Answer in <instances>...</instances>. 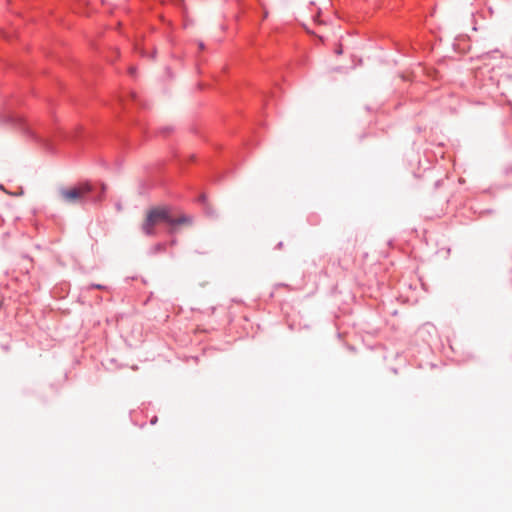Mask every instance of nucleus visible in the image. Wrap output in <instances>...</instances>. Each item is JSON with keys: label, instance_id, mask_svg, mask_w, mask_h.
<instances>
[{"label": "nucleus", "instance_id": "nucleus-1", "mask_svg": "<svg viewBox=\"0 0 512 512\" xmlns=\"http://www.w3.org/2000/svg\"><path fill=\"white\" fill-rule=\"evenodd\" d=\"M93 186L89 182H80L58 190L60 200L68 205H83L88 200Z\"/></svg>", "mask_w": 512, "mask_h": 512}, {"label": "nucleus", "instance_id": "nucleus-2", "mask_svg": "<svg viewBox=\"0 0 512 512\" xmlns=\"http://www.w3.org/2000/svg\"><path fill=\"white\" fill-rule=\"evenodd\" d=\"M170 220V207L155 206L145 212L144 220L141 224L142 232L147 236L155 235L156 226L161 223H167Z\"/></svg>", "mask_w": 512, "mask_h": 512}, {"label": "nucleus", "instance_id": "nucleus-3", "mask_svg": "<svg viewBox=\"0 0 512 512\" xmlns=\"http://www.w3.org/2000/svg\"><path fill=\"white\" fill-rule=\"evenodd\" d=\"M170 220L168 221V224L171 225L173 228L180 225L190 224L191 220L186 215H180L177 218H174L172 214L170 213Z\"/></svg>", "mask_w": 512, "mask_h": 512}, {"label": "nucleus", "instance_id": "nucleus-4", "mask_svg": "<svg viewBox=\"0 0 512 512\" xmlns=\"http://www.w3.org/2000/svg\"><path fill=\"white\" fill-rule=\"evenodd\" d=\"M106 189H107V186H106V184H104V183H103V184L101 185V191H102V192H105V191H106Z\"/></svg>", "mask_w": 512, "mask_h": 512}, {"label": "nucleus", "instance_id": "nucleus-5", "mask_svg": "<svg viewBox=\"0 0 512 512\" xmlns=\"http://www.w3.org/2000/svg\"><path fill=\"white\" fill-rule=\"evenodd\" d=\"M336 53L338 55L342 54V47L341 46L336 50Z\"/></svg>", "mask_w": 512, "mask_h": 512}, {"label": "nucleus", "instance_id": "nucleus-6", "mask_svg": "<svg viewBox=\"0 0 512 512\" xmlns=\"http://www.w3.org/2000/svg\"><path fill=\"white\" fill-rule=\"evenodd\" d=\"M94 287L97 288V289H101L102 288L101 285H95Z\"/></svg>", "mask_w": 512, "mask_h": 512}]
</instances>
